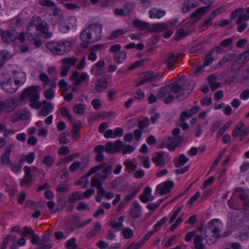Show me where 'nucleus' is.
Segmentation results:
<instances>
[{"mask_svg":"<svg viewBox=\"0 0 249 249\" xmlns=\"http://www.w3.org/2000/svg\"><path fill=\"white\" fill-rule=\"evenodd\" d=\"M26 81V75L22 69L17 66H10L6 72L0 75V88L8 93H15Z\"/></svg>","mask_w":249,"mask_h":249,"instance_id":"f257e3e1","label":"nucleus"},{"mask_svg":"<svg viewBox=\"0 0 249 249\" xmlns=\"http://www.w3.org/2000/svg\"><path fill=\"white\" fill-rule=\"evenodd\" d=\"M27 37L38 47L41 44L42 36L50 37L52 34L48 32V24L37 16H33L30 19L26 30Z\"/></svg>","mask_w":249,"mask_h":249,"instance_id":"f03ea898","label":"nucleus"},{"mask_svg":"<svg viewBox=\"0 0 249 249\" xmlns=\"http://www.w3.org/2000/svg\"><path fill=\"white\" fill-rule=\"evenodd\" d=\"M112 167L108 165L106 163H102L97 166L92 167L85 175V176L81 178V182L84 181L83 187L85 188L88 187L89 185V180L87 178L92 175L93 174L96 173L94 175L91 179V185L92 186V181L93 178L98 179L102 185V182L105 181L107 178H109L111 175Z\"/></svg>","mask_w":249,"mask_h":249,"instance_id":"7ed1b4c3","label":"nucleus"},{"mask_svg":"<svg viewBox=\"0 0 249 249\" xmlns=\"http://www.w3.org/2000/svg\"><path fill=\"white\" fill-rule=\"evenodd\" d=\"M183 81L178 80L177 83L171 84L169 86L163 87L160 89L157 96L160 98H163L166 104H168L172 102L174 96L173 93H179L178 96L179 97L180 96H187L190 92V89H184V88H181Z\"/></svg>","mask_w":249,"mask_h":249,"instance_id":"20e7f679","label":"nucleus"},{"mask_svg":"<svg viewBox=\"0 0 249 249\" xmlns=\"http://www.w3.org/2000/svg\"><path fill=\"white\" fill-rule=\"evenodd\" d=\"M102 30L99 24H92L85 29L80 35L83 47L86 48L89 44L98 41L102 36Z\"/></svg>","mask_w":249,"mask_h":249,"instance_id":"39448f33","label":"nucleus"},{"mask_svg":"<svg viewBox=\"0 0 249 249\" xmlns=\"http://www.w3.org/2000/svg\"><path fill=\"white\" fill-rule=\"evenodd\" d=\"M222 227V222L218 219H213L207 224L204 233L208 244L212 245L216 242Z\"/></svg>","mask_w":249,"mask_h":249,"instance_id":"423d86ee","label":"nucleus"},{"mask_svg":"<svg viewBox=\"0 0 249 249\" xmlns=\"http://www.w3.org/2000/svg\"><path fill=\"white\" fill-rule=\"evenodd\" d=\"M249 133V128L243 122H238L235 126L232 131V136L233 138L239 139L242 141Z\"/></svg>","mask_w":249,"mask_h":249,"instance_id":"0eeeda50","label":"nucleus"},{"mask_svg":"<svg viewBox=\"0 0 249 249\" xmlns=\"http://www.w3.org/2000/svg\"><path fill=\"white\" fill-rule=\"evenodd\" d=\"M179 132L180 129L179 128L175 129L172 131L173 137L172 138L169 137L168 139L166 146L170 151L174 150L182 142V138L178 136Z\"/></svg>","mask_w":249,"mask_h":249,"instance_id":"6e6552de","label":"nucleus"},{"mask_svg":"<svg viewBox=\"0 0 249 249\" xmlns=\"http://www.w3.org/2000/svg\"><path fill=\"white\" fill-rule=\"evenodd\" d=\"M41 87L39 86H30L25 89L22 92L21 98L22 100L34 98H39V92L41 91Z\"/></svg>","mask_w":249,"mask_h":249,"instance_id":"1a4fd4ad","label":"nucleus"},{"mask_svg":"<svg viewBox=\"0 0 249 249\" xmlns=\"http://www.w3.org/2000/svg\"><path fill=\"white\" fill-rule=\"evenodd\" d=\"M89 79V74L86 72L79 73L74 71L70 77V80L73 82L75 85H79L84 82H88Z\"/></svg>","mask_w":249,"mask_h":249,"instance_id":"9d476101","label":"nucleus"},{"mask_svg":"<svg viewBox=\"0 0 249 249\" xmlns=\"http://www.w3.org/2000/svg\"><path fill=\"white\" fill-rule=\"evenodd\" d=\"M77 19L74 17H70L67 19L61 20L59 23V29L63 33L69 31L70 28L76 26Z\"/></svg>","mask_w":249,"mask_h":249,"instance_id":"9b49d317","label":"nucleus"},{"mask_svg":"<svg viewBox=\"0 0 249 249\" xmlns=\"http://www.w3.org/2000/svg\"><path fill=\"white\" fill-rule=\"evenodd\" d=\"M92 187H94L97 189L98 194L102 195L103 197L107 199H110L114 196L113 193L112 192H107L102 186V185H101L100 182L96 178H93Z\"/></svg>","mask_w":249,"mask_h":249,"instance_id":"f8f14e48","label":"nucleus"},{"mask_svg":"<svg viewBox=\"0 0 249 249\" xmlns=\"http://www.w3.org/2000/svg\"><path fill=\"white\" fill-rule=\"evenodd\" d=\"M174 185V183L172 181H165L158 185L156 191L160 195L166 194L171 191Z\"/></svg>","mask_w":249,"mask_h":249,"instance_id":"ddd939ff","label":"nucleus"},{"mask_svg":"<svg viewBox=\"0 0 249 249\" xmlns=\"http://www.w3.org/2000/svg\"><path fill=\"white\" fill-rule=\"evenodd\" d=\"M1 39L2 41L7 44L16 42L17 34L14 31H5L1 32Z\"/></svg>","mask_w":249,"mask_h":249,"instance_id":"4468645a","label":"nucleus"},{"mask_svg":"<svg viewBox=\"0 0 249 249\" xmlns=\"http://www.w3.org/2000/svg\"><path fill=\"white\" fill-rule=\"evenodd\" d=\"M122 146V142L116 141L114 143L112 142H107L105 146V151L107 153L113 154L120 150Z\"/></svg>","mask_w":249,"mask_h":249,"instance_id":"2eb2a0df","label":"nucleus"},{"mask_svg":"<svg viewBox=\"0 0 249 249\" xmlns=\"http://www.w3.org/2000/svg\"><path fill=\"white\" fill-rule=\"evenodd\" d=\"M15 107L14 100L13 98H8L4 101L0 102V113L2 111L11 112L14 110Z\"/></svg>","mask_w":249,"mask_h":249,"instance_id":"dca6fc26","label":"nucleus"},{"mask_svg":"<svg viewBox=\"0 0 249 249\" xmlns=\"http://www.w3.org/2000/svg\"><path fill=\"white\" fill-rule=\"evenodd\" d=\"M170 158L167 155L159 153L153 158L152 160L157 166L162 167L166 163H167L170 160Z\"/></svg>","mask_w":249,"mask_h":249,"instance_id":"f3484780","label":"nucleus"},{"mask_svg":"<svg viewBox=\"0 0 249 249\" xmlns=\"http://www.w3.org/2000/svg\"><path fill=\"white\" fill-rule=\"evenodd\" d=\"M124 131L122 128L117 127L114 129H108L104 133V137L107 139H115L123 135Z\"/></svg>","mask_w":249,"mask_h":249,"instance_id":"a211bd4d","label":"nucleus"},{"mask_svg":"<svg viewBox=\"0 0 249 249\" xmlns=\"http://www.w3.org/2000/svg\"><path fill=\"white\" fill-rule=\"evenodd\" d=\"M42 104L43 106L38 112V116H46L53 110V106L51 103L47 102L46 101H43Z\"/></svg>","mask_w":249,"mask_h":249,"instance_id":"6ab92c4d","label":"nucleus"},{"mask_svg":"<svg viewBox=\"0 0 249 249\" xmlns=\"http://www.w3.org/2000/svg\"><path fill=\"white\" fill-rule=\"evenodd\" d=\"M57 42L59 45L60 55L67 52H69L72 48V44L70 41L67 40H59L57 41Z\"/></svg>","mask_w":249,"mask_h":249,"instance_id":"aec40b11","label":"nucleus"},{"mask_svg":"<svg viewBox=\"0 0 249 249\" xmlns=\"http://www.w3.org/2000/svg\"><path fill=\"white\" fill-rule=\"evenodd\" d=\"M210 7L209 6H205L197 9L195 12L192 14V18L196 19H200L201 17L209 10Z\"/></svg>","mask_w":249,"mask_h":249,"instance_id":"412c9836","label":"nucleus"},{"mask_svg":"<svg viewBox=\"0 0 249 249\" xmlns=\"http://www.w3.org/2000/svg\"><path fill=\"white\" fill-rule=\"evenodd\" d=\"M12 146L7 148L2 153L0 156L1 162L3 164H9L10 163V155L12 151Z\"/></svg>","mask_w":249,"mask_h":249,"instance_id":"4be33fe9","label":"nucleus"},{"mask_svg":"<svg viewBox=\"0 0 249 249\" xmlns=\"http://www.w3.org/2000/svg\"><path fill=\"white\" fill-rule=\"evenodd\" d=\"M199 110V107L197 106L192 107L190 109L183 112L181 115V119L184 121L187 119L190 118L191 116L196 114Z\"/></svg>","mask_w":249,"mask_h":249,"instance_id":"5701e85b","label":"nucleus"},{"mask_svg":"<svg viewBox=\"0 0 249 249\" xmlns=\"http://www.w3.org/2000/svg\"><path fill=\"white\" fill-rule=\"evenodd\" d=\"M130 214L133 218H137L141 214V207L139 203L135 201L133 203V207L130 210Z\"/></svg>","mask_w":249,"mask_h":249,"instance_id":"b1692460","label":"nucleus"},{"mask_svg":"<svg viewBox=\"0 0 249 249\" xmlns=\"http://www.w3.org/2000/svg\"><path fill=\"white\" fill-rule=\"evenodd\" d=\"M46 47L53 53L60 55L59 45L57 41L50 42L47 43Z\"/></svg>","mask_w":249,"mask_h":249,"instance_id":"393cba45","label":"nucleus"},{"mask_svg":"<svg viewBox=\"0 0 249 249\" xmlns=\"http://www.w3.org/2000/svg\"><path fill=\"white\" fill-rule=\"evenodd\" d=\"M13 56L12 54L7 50L0 51V69L3 67L5 61Z\"/></svg>","mask_w":249,"mask_h":249,"instance_id":"a878e982","label":"nucleus"},{"mask_svg":"<svg viewBox=\"0 0 249 249\" xmlns=\"http://www.w3.org/2000/svg\"><path fill=\"white\" fill-rule=\"evenodd\" d=\"M166 12L159 9L154 8L149 12L151 18H160L165 15Z\"/></svg>","mask_w":249,"mask_h":249,"instance_id":"bb28decb","label":"nucleus"},{"mask_svg":"<svg viewBox=\"0 0 249 249\" xmlns=\"http://www.w3.org/2000/svg\"><path fill=\"white\" fill-rule=\"evenodd\" d=\"M196 6L194 0H184L182 11L184 13L189 12L193 8Z\"/></svg>","mask_w":249,"mask_h":249,"instance_id":"cd10ccee","label":"nucleus"},{"mask_svg":"<svg viewBox=\"0 0 249 249\" xmlns=\"http://www.w3.org/2000/svg\"><path fill=\"white\" fill-rule=\"evenodd\" d=\"M39 78L43 83L44 86L50 84L51 87L55 88L56 87V83L53 82H51V79L49 78L48 76L45 72L41 73L39 75Z\"/></svg>","mask_w":249,"mask_h":249,"instance_id":"c85d7f7f","label":"nucleus"},{"mask_svg":"<svg viewBox=\"0 0 249 249\" xmlns=\"http://www.w3.org/2000/svg\"><path fill=\"white\" fill-rule=\"evenodd\" d=\"M126 53L124 51L116 53L114 55V61L119 64L123 63L126 59Z\"/></svg>","mask_w":249,"mask_h":249,"instance_id":"c756f323","label":"nucleus"},{"mask_svg":"<svg viewBox=\"0 0 249 249\" xmlns=\"http://www.w3.org/2000/svg\"><path fill=\"white\" fill-rule=\"evenodd\" d=\"M154 78V73L152 71H147L141 75V82L139 84H142L146 82L151 81Z\"/></svg>","mask_w":249,"mask_h":249,"instance_id":"7c9ffc66","label":"nucleus"},{"mask_svg":"<svg viewBox=\"0 0 249 249\" xmlns=\"http://www.w3.org/2000/svg\"><path fill=\"white\" fill-rule=\"evenodd\" d=\"M107 85L108 83L107 79L102 78L98 81L95 86V89L98 91L101 92L107 88Z\"/></svg>","mask_w":249,"mask_h":249,"instance_id":"2f4dec72","label":"nucleus"},{"mask_svg":"<svg viewBox=\"0 0 249 249\" xmlns=\"http://www.w3.org/2000/svg\"><path fill=\"white\" fill-rule=\"evenodd\" d=\"M48 239L47 236L44 235L38 243V249H50L53 247V244L51 243L45 244Z\"/></svg>","mask_w":249,"mask_h":249,"instance_id":"473e14b6","label":"nucleus"},{"mask_svg":"<svg viewBox=\"0 0 249 249\" xmlns=\"http://www.w3.org/2000/svg\"><path fill=\"white\" fill-rule=\"evenodd\" d=\"M194 244L196 249H204V245L203 243V238L201 235H195Z\"/></svg>","mask_w":249,"mask_h":249,"instance_id":"72a5a7b5","label":"nucleus"},{"mask_svg":"<svg viewBox=\"0 0 249 249\" xmlns=\"http://www.w3.org/2000/svg\"><path fill=\"white\" fill-rule=\"evenodd\" d=\"M121 232L124 238L126 239H130L134 235L133 230L128 227L122 228Z\"/></svg>","mask_w":249,"mask_h":249,"instance_id":"f704fd0d","label":"nucleus"},{"mask_svg":"<svg viewBox=\"0 0 249 249\" xmlns=\"http://www.w3.org/2000/svg\"><path fill=\"white\" fill-rule=\"evenodd\" d=\"M35 157L36 156L35 153L33 152H31L28 155H22L20 159V161L21 162H26L30 164L34 161Z\"/></svg>","mask_w":249,"mask_h":249,"instance_id":"c9c22d12","label":"nucleus"},{"mask_svg":"<svg viewBox=\"0 0 249 249\" xmlns=\"http://www.w3.org/2000/svg\"><path fill=\"white\" fill-rule=\"evenodd\" d=\"M188 160L189 159L184 154H181L176 159L175 165L176 167L181 166L185 164Z\"/></svg>","mask_w":249,"mask_h":249,"instance_id":"e433bc0d","label":"nucleus"},{"mask_svg":"<svg viewBox=\"0 0 249 249\" xmlns=\"http://www.w3.org/2000/svg\"><path fill=\"white\" fill-rule=\"evenodd\" d=\"M77 61V59L75 57H66L62 60L64 65L68 67L69 69H70L71 66H74Z\"/></svg>","mask_w":249,"mask_h":249,"instance_id":"4c0bfd02","label":"nucleus"},{"mask_svg":"<svg viewBox=\"0 0 249 249\" xmlns=\"http://www.w3.org/2000/svg\"><path fill=\"white\" fill-rule=\"evenodd\" d=\"M167 30V26L164 23H157L152 25L151 30L154 32H160Z\"/></svg>","mask_w":249,"mask_h":249,"instance_id":"58836bf2","label":"nucleus"},{"mask_svg":"<svg viewBox=\"0 0 249 249\" xmlns=\"http://www.w3.org/2000/svg\"><path fill=\"white\" fill-rule=\"evenodd\" d=\"M168 218L166 216L163 217L161 219L158 221L154 225L153 230L152 231L154 233L160 230L161 226L167 221Z\"/></svg>","mask_w":249,"mask_h":249,"instance_id":"ea45409f","label":"nucleus"},{"mask_svg":"<svg viewBox=\"0 0 249 249\" xmlns=\"http://www.w3.org/2000/svg\"><path fill=\"white\" fill-rule=\"evenodd\" d=\"M124 154H130L135 150V147L131 145H125L122 142V146L120 149Z\"/></svg>","mask_w":249,"mask_h":249,"instance_id":"a19ab883","label":"nucleus"},{"mask_svg":"<svg viewBox=\"0 0 249 249\" xmlns=\"http://www.w3.org/2000/svg\"><path fill=\"white\" fill-rule=\"evenodd\" d=\"M59 87L61 89L62 95L64 96L67 91L70 89V86L64 80L61 79L58 83Z\"/></svg>","mask_w":249,"mask_h":249,"instance_id":"79ce46f5","label":"nucleus"},{"mask_svg":"<svg viewBox=\"0 0 249 249\" xmlns=\"http://www.w3.org/2000/svg\"><path fill=\"white\" fill-rule=\"evenodd\" d=\"M178 56L174 54H170L167 59V67L169 69H172L173 65L177 62Z\"/></svg>","mask_w":249,"mask_h":249,"instance_id":"37998d69","label":"nucleus"},{"mask_svg":"<svg viewBox=\"0 0 249 249\" xmlns=\"http://www.w3.org/2000/svg\"><path fill=\"white\" fill-rule=\"evenodd\" d=\"M10 23L13 27H21L24 24V21L22 18L17 17L11 20Z\"/></svg>","mask_w":249,"mask_h":249,"instance_id":"c03bdc74","label":"nucleus"},{"mask_svg":"<svg viewBox=\"0 0 249 249\" xmlns=\"http://www.w3.org/2000/svg\"><path fill=\"white\" fill-rule=\"evenodd\" d=\"M134 26L139 30H144L148 28V24L147 22L142 21L139 19L134 21Z\"/></svg>","mask_w":249,"mask_h":249,"instance_id":"a18cd8bd","label":"nucleus"},{"mask_svg":"<svg viewBox=\"0 0 249 249\" xmlns=\"http://www.w3.org/2000/svg\"><path fill=\"white\" fill-rule=\"evenodd\" d=\"M83 199V197L82 196L81 192H75L71 195L69 197V201L70 202H75L77 200Z\"/></svg>","mask_w":249,"mask_h":249,"instance_id":"49530a36","label":"nucleus"},{"mask_svg":"<svg viewBox=\"0 0 249 249\" xmlns=\"http://www.w3.org/2000/svg\"><path fill=\"white\" fill-rule=\"evenodd\" d=\"M233 196L238 197L241 199L244 200L246 198V194L245 191L241 189H237L232 194Z\"/></svg>","mask_w":249,"mask_h":249,"instance_id":"de8ad7c7","label":"nucleus"},{"mask_svg":"<svg viewBox=\"0 0 249 249\" xmlns=\"http://www.w3.org/2000/svg\"><path fill=\"white\" fill-rule=\"evenodd\" d=\"M102 226L100 223L98 222H96L93 228L89 233V236H94L96 235L101 230Z\"/></svg>","mask_w":249,"mask_h":249,"instance_id":"09e8293b","label":"nucleus"},{"mask_svg":"<svg viewBox=\"0 0 249 249\" xmlns=\"http://www.w3.org/2000/svg\"><path fill=\"white\" fill-rule=\"evenodd\" d=\"M140 163L142 164L145 168H149L151 164L150 163L149 158L146 156H139V157Z\"/></svg>","mask_w":249,"mask_h":249,"instance_id":"8fccbe9b","label":"nucleus"},{"mask_svg":"<svg viewBox=\"0 0 249 249\" xmlns=\"http://www.w3.org/2000/svg\"><path fill=\"white\" fill-rule=\"evenodd\" d=\"M53 15L55 19L58 18V22L59 23L61 20H63V13L62 11L57 7H54L53 10Z\"/></svg>","mask_w":249,"mask_h":249,"instance_id":"3c124183","label":"nucleus"},{"mask_svg":"<svg viewBox=\"0 0 249 249\" xmlns=\"http://www.w3.org/2000/svg\"><path fill=\"white\" fill-rule=\"evenodd\" d=\"M39 99L36 98L30 99V106L31 107L35 109L39 108L42 105V103L38 101Z\"/></svg>","mask_w":249,"mask_h":249,"instance_id":"603ef678","label":"nucleus"},{"mask_svg":"<svg viewBox=\"0 0 249 249\" xmlns=\"http://www.w3.org/2000/svg\"><path fill=\"white\" fill-rule=\"evenodd\" d=\"M247 14L240 15L236 21V24H239L241 22L249 20V7L246 9Z\"/></svg>","mask_w":249,"mask_h":249,"instance_id":"864d4df0","label":"nucleus"},{"mask_svg":"<svg viewBox=\"0 0 249 249\" xmlns=\"http://www.w3.org/2000/svg\"><path fill=\"white\" fill-rule=\"evenodd\" d=\"M54 161L53 158L50 155L44 156L42 160L43 163L48 166H51L53 163Z\"/></svg>","mask_w":249,"mask_h":249,"instance_id":"5fc2aeb1","label":"nucleus"},{"mask_svg":"<svg viewBox=\"0 0 249 249\" xmlns=\"http://www.w3.org/2000/svg\"><path fill=\"white\" fill-rule=\"evenodd\" d=\"M48 131V128L47 126H44L39 128L37 130V135L39 137L45 138L46 137Z\"/></svg>","mask_w":249,"mask_h":249,"instance_id":"6e6d98bb","label":"nucleus"},{"mask_svg":"<svg viewBox=\"0 0 249 249\" xmlns=\"http://www.w3.org/2000/svg\"><path fill=\"white\" fill-rule=\"evenodd\" d=\"M244 8L243 7H239L236 10H235L233 12H232L230 16L231 18V20H234L238 16H240V15L243 14V12H244Z\"/></svg>","mask_w":249,"mask_h":249,"instance_id":"4d7b16f0","label":"nucleus"},{"mask_svg":"<svg viewBox=\"0 0 249 249\" xmlns=\"http://www.w3.org/2000/svg\"><path fill=\"white\" fill-rule=\"evenodd\" d=\"M225 11V8L224 6H222L213 10L210 15L214 18L216 17L223 13Z\"/></svg>","mask_w":249,"mask_h":249,"instance_id":"13d9d810","label":"nucleus"},{"mask_svg":"<svg viewBox=\"0 0 249 249\" xmlns=\"http://www.w3.org/2000/svg\"><path fill=\"white\" fill-rule=\"evenodd\" d=\"M73 111L78 114H83L85 111V107L82 104H77L74 106Z\"/></svg>","mask_w":249,"mask_h":249,"instance_id":"bf43d9fd","label":"nucleus"},{"mask_svg":"<svg viewBox=\"0 0 249 249\" xmlns=\"http://www.w3.org/2000/svg\"><path fill=\"white\" fill-rule=\"evenodd\" d=\"M16 115L19 117L20 120H26L29 118L30 114L26 111L20 110L17 112Z\"/></svg>","mask_w":249,"mask_h":249,"instance_id":"052dcab7","label":"nucleus"},{"mask_svg":"<svg viewBox=\"0 0 249 249\" xmlns=\"http://www.w3.org/2000/svg\"><path fill=\"white\" fill-rule=\"evenodd\" d=\"M11 171L15 173L18 174L21 170V166L18 163H13L9 164Z\"/></svg>","mask_w":249,"mask_h":249,"instance_id":"680f3d73","label":"nucleus"},{"mask_svg":"<svg viewBox=\"0 0 249 249\" xmlns=\"http://www.w3.org/2000/svg\"><path fill=\"white\" fill-rule=\"evenodd\" d=\"M214 58L212 55V53H209L206 56L204 62L203 64L204 67L208 66L213 63Z\"/></svg>","mask_w":249,"mask_h":249,"instance_id":"e2e57ef3","label":"nucleus"},{"mask_svg":"<svg viewBox=\"0 0 249 249\" xmlns=\"http://www.w3.org/2000/svg\"><path fill=\"white\" fill-rule=\"evenodd\" d=\"M79 154L77 153H75L71 155L66 156L60 161V162L58 163V165L61 164L63 162H70L74 159L77 158Z\"/></svg>","mask_w":249,"mask_h":249,"instance_id":"0e129e2a","label":"nucleus"},{"mask_svg":"<svg viewBox=\"0 0 249 249\" xmlns=\"http://www.w3.org/2000/svg\"><path fill=\"white\" fill-rule=\"evenodd\" d=\"M32 180V176H24V178L22 179L20 182V185L21 186H28L31 183Z\"/></svg>","mask_w":249,"mask_h":249,"instance_id":"69168bd1","label":"nucleus"},{"mask_svg":"<svg viewBox=\"0 0 249 249\" xmlns=\"http://www.w3.org/2000/svg\"><path fill=\"white\" fill-rule=\"evenodd\" d=\"M183 221V218L180 215L176 220L175 222L170 227V231H175L179 225V224Z\"/></svg>","mask_w":249,"mask_h":249,"instance_id":"338daca9","label":"nucleus"},{"mask_svg":"<svg viewBox=\"0 0 249 249\" xmlns=\"http://www.w3.org/2000/svg\"><path fill=\"white\" fill-rule=\"evenodd\" d=\"M43 95L46 99L48 100H51L53 98L54 93L52 89H50L45 90L43 93Z\"/></svg>","mask_w":249,"mask_h":249,"instance_id":"774afa93","label":"nucleus"}]
</instances>
